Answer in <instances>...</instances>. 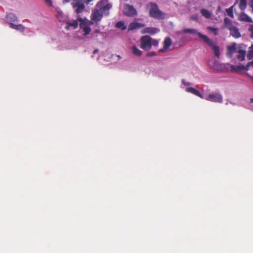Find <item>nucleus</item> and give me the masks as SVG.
<instances>
[{"label":"nucleus","instance_id":"obj_1","mask_svg":"<svg viewBox=\"0 0 253 253\" xmlns=\"http://www.w3.org/2000/svg\"><path fill=\"white\" fill-rule=\"evenodd\" d=\"M150 6L151 8L149 10V15L151 17L157 19H163L165 18L166 14L159 9L158 5L156 3H149L147 5V7H150Z\"/></svg>","mask_w":253,"mask_h":253},{"label":"nucleus","instance_id":"obj_2","mask_svg":"<svg viewBox=\"0 0 253 253\" xmlns=\"http://www.w3.org/2000/svg\"><path fill=\"white\" fill-rule=\"evenodd\" d=\"M140 47L144 50H149L151 48L152 38L149 36H143L140 40Z\"/></svg>","mask_w":253,"mask_h":253},{"label":"nucleus","instance_id":"obj_3","mask_svg":"<svg viewBox=\"0 0 253 253\" xmlns=\"http://www.w3.org/2000/svg\"><path fill=\"white\" fill-rule=\"evenodd\" d=\"M85 0H73L72 5L76 8L75 12L77 13L82 12L85 8Z\"/></svg>","mask_w":253,"mask_h":253},{"label":"nucleus","instance_id":"obj_4","mask_svg":"<svg viewBox=\"0 0 253 253\" xmlns=\"http://www.w3.org/2000/svg\"><path fill=\"white\" fill-rule=\"evenodd\" d=\"M204 97V98L207 100L219 103L222 102L223 99L222 95L220 93L216 92L209 93L208 95Z\"/></svg>","mask_w":253,"mask_h":253},{"label":"nucleus","instance_id":"obj_5","mask_svg":"<svg viewBox=\"0 0 253 253\" xmlns=\"http://www.w3.org/2000/svg\"><path fill=\"white\" fill-rule=\"evenodd\" d=\"M123 13L128 17H133L137 15V12L132 5L126 4L124 7Z\"/></svg>","mask_w":253,"mask_h":253},{"label":"nucleus","instance_id":"obj_6","mask_svg":"<svg viewBox=\"0 0 253 253\" xmlns=\"http://www.w3.org/2000/svg\"><path fill=\"white\" fill-rule=\"evenodd\" d=\"M203 38L205 39L204 42L211 47L213 50L215 56L219 58L220 56V49L219 46L215 44L208 37H204Z\"/></svg>","mask_w":253,"mask_h":253},{"label":"nucleus","instance_id":"obj_7","mask_svg":"<svg viewBox=\"0 0 253 253\" xmlns=\"http://www.w3.org/2000/svg\"><path fill=\"white\" fill-rule=\"evenodd\" d=\"M91 20L95 22V25L98 26V22L101 21L103 17V13L100 9H95L91 15Z\"/></svg>","mask_w":253,"mask_h":253},{"label":"nucleus","instance_id":"obj_8","mask_svg":"<svg viewBox=\"0 0 253 253\" xmlns=\"http://www.w3.org/2000/svg\"><path fill=\"white\" fill-rule=\"evenodd\" d=\"M78 20L79 21L81 22L80 27L83 29V30L84 32V35H88L91 30V28L90 27V25H87L86 23H84V20L81 17L78 18Z\"/></svg>","mask_w":253,"mask_h":253},{"label":"nucleus","instance_id":"obj_9","mask_svg":"<svg viewBox=\"0 0 253 253\" xmlns=\"http://www.w3.org/2000/svg\"><path fill=\"white\" fill-rule=\"evenodd\" d=\"M183 33H190L191 34H195L198 36V37L202 40L204 42L205 41L204 37H208L206 35H203L201 33L198 32L196 30L194 29H185L183 30Z\"/></svg>","mask_w":253,"mask_h":253},{"label":"nucleus","instance_id":"obj_10","mask_svg":"<svg viewBox=\"0 0 253 253\" xmlns=\"http://www.w3.org/2000/svg\"><path fill=\"white\" fill-rule=\"evenodd\" d=\"M228 29L230 31V35L234 38L237 39L241 37V35L239 30L237 27L233 25Z\"/></svg>","mask_w":253,"mask_h":253},{"label":"nucleus","instance_id":"obj_11","mask_svg":"<svg viewBox=\"0 0 253 253\" xmlns=\"http://www.w3.org/2000/svg\"><path fill=\"white\" fill-rule=\"evenodd\" d=\"M105 1L104 0H101L99 3L97 4V6L99 7L100 10L102 11H107L112 8V4L110 3L104 4Z\"/></svg>","mask_w":253,"mask_h":253},{"label":"nucleus","instance_id":"obj_12","mask_svg":"<svg viewBox=\"0 0 253 253\" xmlns=\"http://www.w3.org/2000/svg\"><path fill=\"white\" fill-rule=\"evenodd\" d=\"M236 44L233 43L231 45L227 46V56L230 58L232 57L234 53L236 52Z\"/></svg>","mask_w":253,"mask_h":253},{"label":"nucleus","instance_id":"obj_13","mask_svg":"<svg viewBox=\"0 0 253 253\" xmlns=\"http://www.w3.org/2000/svg\"><path fill=\"white\" fill-rule=\"evenodd\" d=\"M145 27V25L142 23L137 22L130 23L128 26V30H133L135 29H140Z\"/></svg>","mask_w":253,"mask_h":253},{"label":"nucleus","instance_id":"obj_14","mask_svg":"<svg viewBox=\"0 0 253 253\" xmlns=\"http://www.w3.org/2000/svg\"><path fill=\"white\" fill-rule=\"evenodd\" d=\"M159 31V29L155 27H147L143 29L142 33H148L154 35L158 33Z\"/></svg>","mask_w":253,"mask_h":253},{"label":"nucleus","instance_id":"obj_15","mask_svg":"<svg viewBox=\"0 0 253 253\" xmlns=\"http://www.w3.org/2000/svg\"><path fill=\"white\" fill-rule=\"evenodd\" d=\"M231 70L233 72H237L242 70H246L248 71V66L247 65L246 66L244 65H239L237 66H235L234 65H231L230 66Z\"/></svg>","mask_w":253,"mask_h":253},{"label":"nucleus","instance_id":"obj_16","mask_svg":"<svg viewBox=\"0 0 253 253\" xmlns=\"http://www.w3.org/2000/svg\"><path fill=\"white\" fill-rule=\"evenodd\" d=\"M164 45L163 48L159 50V51L161 52H165L170 46L171 43L170 39L169 38H166L164 41Z\"/></svg>","mask_w":253,"mask_h":253},{"label":"nucleus","instance_id":"obj_17","mask_svg":"<svg viewBox=\"0 0 253 253\" xmlns=\"http://www.w3.org/2000/svg\"><path fill=\"white\" fill-rule=\"evenodd\" d=\"M186 91L188 92L191 93L201 98H204V96H203L201 94L199 90L194 88L193 87H188L186 89Z\"/></svg>","mask_w":253,"mask_h":253},{"label":"nucleus","instance_id":"obj_18","mask_svg":"<svg viewBox=\"0 0 253 253\" xmlns=\"http://www.w3.org/2000/svg\"><path fill=\"white\" fill-rule=\"evenodd\" d=\"M239 54L237 56V58L240 61H243L245 60L246 51L243 49H239L237 51Z\"/></svg>","mask_w":253,"mask_h":253},{"label":"nucleus","instance_id":"obj_19","mask_svg":"<svg viewBox=\"0 0 253 253\" xmlns=\"http://www.w3.org/2000/svg\"><path fill=\"white\" fill-rule=\"evenodd\" d=\"M6 18L7 21L11 23H13V22H16L18 20L17 16L13 13H10L6 15Z\"/></svg>","mask_w":253,"mask_h":253},{"label":"nucleus","instance_id":"obj_20","mask_svg":"<svg viewBox=\"0 0 253 253\" xmlns=\"http://www.w3.org/2000/svg\"><path fill=\"white\" fill-rule=\"evenodd\" d=\"M78 21H79V20L77 19L76 20H74L73 22L67 21L66 22V24L67 25L65 27V28L67 30L69 29L70 27H72L74 29L77 28L78 26Z\"/></svg>","mask_w":253,"mask_h":253},{"label":"nucleus","instance_id":"obj_21","mask_svg":"<svg viewBox=\"0 0 253 253\" xmlns=\"http://www.w3.org/2000/svg\"><path fill=\"white\" fill-rule=\"evenodd\" d=\"M10 27L13 29L23 32L25 31V27L22 24L16 25L13 23H11Z\"/></svg>","mask_w":253,"mask_h":253},{"label":"nucleus","instance_id":"obj_22","mask_svg":"<svg viewBox=\"0 0 253 253\" xmlns=\"http://www.w3.org/2000/svg\"><path fill=\"white\" fill-rule=\"evenodd\" d=\"M132 53L137 56H140L142 55V51L139 50L135 45H134L132 47Z\"/></svg>","mask_w":253,"mask_h":253},{"label":"nucleus","instance_id":"obj_23","mask_svg":"<svg viewBox=\"0 0 253 253\" xmlns=\"http://www.w3.org/2000/svg\"><path fill=\"white\" fill-rule=\"evenodd\" d=\"M201 13L202 16H203L206 18H209L211 16V14L210 12V11L206 9H202L201 10Z\"/></svg>","mask_w":253,"mask_h":253},{"label":"nucleus","instance_id":"obj_24","mask_svg":"<svg viewBox=\"0 0 253 253\" xmlns=\"http://www.w3.org/2000/svg\"><path fill=\"white\" fill-rule=\"evenodd\" d=\"M224 24L225 25V27L227 29H229V28L233 26L232 25L231 21L227 17H225L224 19Z\"/></svg>","mask_w":253,"mask_h":253},{"label":"nucleus","instance_id":"obj_25","mask_svg":"<svg viewBox=\"0 0 253 253\" xmlns=\"http://www.w3.org/2000/svg\"><path fill=\"white\" fill-rule=\"evenodd\" d=\"M247 57L248 60H251L253 58V44H252L251 46L250 47L247 55Z\"/></svg>","mask_w":253,"mask_h":253},{"label":"nucleus","instance_id":"obj_26","mask_svg":"<svg viewBox=\"0 0 253 253\" xmlns=\"http://www.w3.org/2000/svg\"><path fill=\"white\" fill-rule=\"evenodd\" d=\"M116 27L118 28L121 29L122 30H125L126 29V27L123 21L118 22L116 24Z\"/></svg>","mask_w":253,"mask_h":253},{"label":"nucleus","instance_id":"obj_27","mask_svg":"<svg viewBox=\"0 0 253 253\" xmlns=\"http://www.w3.org/2000/svg\"><path fill=\"white\" fill-rule=\"evenodd\" d=\"M247 1L246 0H240L239 8L241 10H244L246 8Z\"/></svg>","mask_w":253,"mask_h":253},{"label":"nucleus","instance_id":"obj_28","mask_svg":"<svg viewBox=\"0 0 253 253\" xmlns=\"http://www.w3.org/2000/svg\"><path fill=\"white\" fill-rule=\"evenodd\" d=\"M233 7V6H232L230 7L227 8L226 9V12L227 15L231 18H233L234 17Z\"/></svg>","mask_w":253,"mask_h":253},{"label":"nucleus","instance_id":"obj_29","mask_svg":"<svg viewBox=\"0 0 253 253\" xmlns=\"http://www.w3.org/2000/svg\"><path fill=\"white\" fill-rule=\"evenodd\" d=\"M207 29L211 32H212L214 36H216L218 34V30L216 28H213L212 27L209 26Z\"/></svg>","mask_w":253,"mask_h":253},{"label":"nucleus","instance_id":"obj_30","mask_svg":"<svg viewBox=\"0 0 253 253\" xmlns=\"http://www.w3.org/2000/svg\"><path fill=\"white\" fill-rule=\"evenodd\" d=\"M158 43H159V42L157 40L152 39L151 46L152 45H153L154 46H157L158 45Z\"/></svg>","mask_w":253,"mask_h":253},{"label":"nucleus","instance_id":"obj_31","mask_svg":"<svg viewBox=\"0 0 253 253\" xmlns=\"http://www.w3.org/2000/svg\"><path fill=\"white\" fill-rule=\"evenodd\" d=\"M45 3L48 6H51L52 5V2L51 0H45Z\"/></svg>","mask_w":253,"mask_h":253},{"label":"nucleus","instance_id":"obj_32","mask_svg":"<svg viewBox=\"0 0 253 253\" xmlns=\"http://www.w3.org/2000/svg\"><path fill=\"white\" fill-rule=\"evenodd\" d=\"M156 55V53L154 51H151V52H149L147 54V56H148V57H150V56H155Z\"/></svg>","mask_w":253,"mask_h":253},{"label":"nucleus","instance_id":"obj_33","mask_svg":"<svg viewBox=\"0 0 253 253\" xmlns=\"http://www.w3.org/2000/svg\"><path fill=\"white\" fill-rule=\"evenodd\" d=\"M247 66H248V70H249L250 67H252L253 68V60L252 61L249 62L247 64Z\"/></svg>","mask_w":253,"mask_h":253},{"label":"nucleus","instance_id":"obj_34","mask_svg":"<svg viewBox=\"0 0 253 253\" xmlns=\"http://www.w3.org/2000/svg\"><path fill=\"white\" fill-rule=\"evenodd\" d=\"M249 30L251 32V38H253V25H251Z\"/></svg>","mask_w":253,"mask_h":253},{"label":"nucleus","instance_id":"obj_35","mask_svg":"<svg viewBox=\"0 0 253 253\" xmlns=\"http://www.w3.org/2000/svg\"><path fill=\"white\" fill-rule=\"evenodd\" d=\"M246 18L245 19V20L247 22H251L252 21V19L251 18L249 17L248 15H245Z\"/></svg>","mask_w":253,"mask_h":253},{"label":"nucleus","instance_id":"obj_36","mask_svg":"<svg viewBox=\"0 0 253 253\" xmlns=\"http://www.w3.org/2000/svg\"><path fill=\"white\" fill-rule=\"evenodd\" d=\"M183 84L187 86H188L190 85V84L189 82H186L184 81H182Z\"/></svg>","mask_w":253,"mask_h":253},{"label":"nucleus","instance_id":"obj_37","mask_svg":"<svg viewBox=\"0 0 253 253\" xmlns=\"http://www.w3.org/2000/svg\"><path fill=\"white\" fill-rule=\"evenodd\" d=\"M93 24H95V22H94L93 21H92V20L91 19L90 21H89L88 22V24H87V25H93Z\"/></svg>","mask_w":253,"mask_h":253},{"label":"nucleus","instance_id":"obj_38","mask_svg":"<svg viewBox=\"0 0 253 253\" xmlns=\"http://www.w3.org/2000/svg\"><path fill=\"white\" fill-rule=\"evenodd\" d=\"M250 6H251V7L252 8V10H253V0H251Z\"/></svg>","mask_w":253,"mask_h":253},{"label":"nucleus","instance_id":"obj_39","mask_svg":"<svg viewBox=\"0 0 253 253\" xmlns=\"http://www.w3.org/2000/svg\"><path fill=\"white\" fill-rule=\"evenodd\" d=\"M94 33H100V30H98V29H96V30H94Z\"/></svg>","mask_w":253,"mask_h":253},{"label":"nucleus","instance_id":"obj_40","mask_svg":"<svg viewBox=\"0 0 253 253\" xmlns=\"http://www.w3.org/2000/svg\"><path fill=\"white\" fill-rule=\"evenodd\" d=\"M98 49H95L94 51H93V53L95 54L96 53H97L98 52Z\"/></svg>","mask_w":253,"mask_h":253},{"label":"nucleus","instance_id":"obj_41","mask_svg":"<svg viewBox=\"0 0 253 253\" xmlns=\"http://www.w3.org/2000/svg\"><path fill=\"white\" fill-rule=\"evenodd\" d=\"M250 103H253V98H251L250 99Z\"/></svg>","mask_w":253,"mask_h":253},{"label":"nucleus","instance_id":"obj_42","mask_svg":"<svg viewBox=\"0 0 253 253\" xmlns=\"http://www.w3.org/2000/svg\"><path fill=\"white\" fill-rule=\"evenodd\" d=\"M250 77L252 79H253V76H250Z\"/></svg>","mask_w":253,"mask_h":253}]
</instances>
